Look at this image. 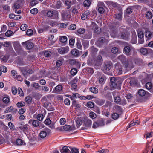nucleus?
Segmentation results:
<instances>
[{
  "mask_svg": "<svg viewBox=\"0 0 153 153\" xmlns=\"http://www.w3.org/2000/svg\"><path fill=\"white\" fill-rule=\"evenodd\" d=\"M118 59L125 66L127 70H130L134 67L133 62L134 58L132 56L128 57L127 60L126 57L123 55H121L118 57Z\"/></svg>",
  "mask_w": 153,
  "mask_h": 153,
  "instance_id": "obj_1",
  "label": "nucleus"
},
{
  "mask_svg": "<svg viewBox=\"0 0 153 153\" xmlns=\"http://www.w3.org/2000/svg\"><path fill=\"white\" fill-rule=\"evenodd\" d=\"M123 79L120 77H111L110 78V86L113 89H120L121 85Z\"/></svg>",
  "mask_w": 153,
  "mask_h": 153,
  "instance_id": "obj_2",
  "label": "nucleus"
},
{
  "mask_svg": "<svg viewBox=\"0 0 153 153\" xmlns=\"http://www.w3.org/2000/svg\"><path fill=\"white\" fill-rule=\"evenodd\" d=\"M58 12L55 10L48 11L46 13L47 17L52 18L54 19H57L58 18Z\"/></svg>",
  "mask_w": 153,
  "mask_h": 153,
  "instance_id": "obj_3",
  "label": "nucleus"
},
{
  "mask_svg": "<svg viewBox=\"0 0 153 153\" xmlns=\"http://www.w3.org/2000/svg\"><path fill=\"white\" fill-rule=\"evenodd\" d=\"M125 68L126 69L124 70L123 69V67L121 65L117 64L115 65V68L119 75L122 74L123 72H124V73H125L128 70H127V68L126 69L125 67Z\"/></svg>",
  "mask_w": 153,
  "mask_h": 153,
  "instance_id": "obj_4",
  "label": "nucleus"
},
{
  "mask_svg": "<svg viewBox=\"0 0 153 153\" xmlns=\"http://www.w3.org/2000/svg\"><path fill=\"white\" fill-rule=\"evenodd\" d=\"M145 37L146 41L149 40L153 38V32L146 29L145 30Z\"/></svg>",
  "mask_w": 153,
  "mask_h": 153,
  "instance_id": "obj_5",
  "label": "nucleus"
},
{
  "mask_svg": "<svg viewBox=\"0 0 153 153\" xmlns=\"http://www.w3.org/2000/svg\"><path fill=\"white\" fill-rule=\"evenodd\" d=\"M51 132L50 129L48 128H45L40 132V137L42 138H44L47 136V134H49Z\"/></svg>",
  "mask_w": 153,
  "mask_h": 153,
  "instance_id": "obj_6",
  "label": "nucleus"
},
{
  "mask_svg": "<svg viewBox=\"0 0 153 153\" xmlns=\"http://www.w3.org/2000/svg\"><path fill=\"white\" fill-rule=\"evenodd\" d=\"M22 45L27 49L30 50L33 47V44L29 41H27L22 43Z\"/></svg>",
  "mask_w": 153,
  "mask_h": 153,
  "instance_id": "obj_7",
  "label": "nucleus"
},
{
  "mask_svg": "<svg viewBox=\"0 0 153 153\" xmlns=\"http://www.w3.org/2000/svg\"><path fill=\"white\" fill-rule=\"evenodd\" d=\"M58 52L61 54H64L67 53L69 50V48L68 47H61L58 49Z\"/></svg>",
  "mask_w": 153,
  "mask_h": 153,
  "instance_id": "obj_8",
  "label": "nucleus"
},
{
  "mask_svg": "<svg viewBox=\"0 0 153 153\" xmlns=\"http://www.w3.org/2000/svg\"><path fill=\"white\" fill-rule=\"evenodd\" d=\"M44 106L48 111H53L54 110L53 105L47 101L44 103Z\"/></svg>",
  "mask_w": 153,
  "mask_h": 153,
  "instance_id": "obj_9",
  "label": "nucleus"
},
{
  "mask_svg": "<svg viewBox=\"0 0 153 153\" xmlns=\"http://www.w3.org/2000/svg\"><path fill=\"white\" fill-rule=\"evenodd\" d=\"M131 48L129 45L125 46L123 49V52L127 56H130L131 55Z\"/></svg>",
  "mask_w": 153,
  "mask_h": 153,
  "instance_id": "obj_10",
  "label": "nucleus"
},
{
  "mask_svg": "<svg viewBox=\"0 0 153 153\" xmlns=\"http://www.w3.org/2000/svg\"><path fill=\"white\" fill-rule=\"evenodd\" d=\"M20 7V5L19 4V3H18L16 2L14 4L13 10H14L15 13L18 14H19L21 13V11L19 10Z\"/></svg>",
  "mask_w": 153,
  "mask_h": 153,
  "instance_id": "obj_11",
  "label": "nucleus"
},
{
  "mask_svg": "<svg viewBox=\"0 0 153 153\" xmlns=\"http://www.w3.org/2000/svg\"><path fill=\"white\" fill-rule=\"evenodd\" d=\"M84 124L85 126L87 127H91L92 125L91 120L88 118L84 119L83 120Z\"/></svg>",
  "mask_w": 153,
  "mask_h": 153,
  "instance_id": "obj_12",
  "label": "nucleus"
},
{
  "mask_svg": "<svg viewBox=\"0 0 153 153\" xmlns=\"http://www.w3.org/2000/svg\"><path fill=\"white\" fill-rule=\"evenodd\" d=\"M111 63L110 62H107L105 63L104 68L102 70L103 71L109 70L111 68Z\"/></svg>",
  "mask_w": 153,
  "mask_h": 153,
  "instance_id": "obj_13",
  "label": "nucleus"
},
{
  "mask_svg": "<svg viewBox=\"0 0 153 153\" xmlns=\"http://www.w3.org/2000/svg\"><path fill=\"white\" fill-rule=\"evenodd\" d=\"M108 41V40L104 38L100 37L98 39L97 43L99 45H100L103 43L107 42Z\"/></svg>",
  "mask_w": 153,
  "mask_h": 153,
  "instance_id": "obj_14",
  "label": "nucleus"
},
{
  "mask_svg": "<svg viewBox=\"0 0 153 153\" xmlns=\"http://www.w3.org/2000/svg\"><path fill=\"white\" fill-rule=\"evenodd\" d=\"M28 127L29 125L26 124L24 125H21L19 127L21 130L25 133L28 131Z\"/></svg>",
  "mask_w": 153,
  "mask_h": 153,
  "instance_id": "obj_15",
  "label": "nucleus"
},
{
  "mask_svg": "<svg viewBox=\"0 0 153 153\" xmlns=\"http://www.w3.org/2000/svg\"><path fill=\"white\" fill-rule=\"evenodd\" d=\"M90 12L89 10L85 11L81 16V19L82 20H85L86 19L89 17Z\"/></svg>",
  "mask_w": 153,
  "mask_h": 153,
  "instance_id": "obj_16",
  "label": "nucleus"
},
{
  "mask_svg": "<svg viewBox=\"0 0 153 153\" xmlns=\"http://www.w3.org/2000/svg\"><path fill=\"white\" fill-rule=\"evenodd\" d=\"M103 61V59L101 55H99L97 56V60L96 61V65L98 66L101 64Z\"/></svg>",
  "mask_w": 153,
  "mask_h": 153,
  "instance_id": "obj_17",
  "label": "nucleus"
},
{
  "mask_svg": "<svg viewBox=\"0 0 153 153\" xmlns=\"http://www.w3.org/2000/svg\"><path fill=\"white\" fill-rule=\"evenodd\" d=\"M146 87L147 89L150 90V91L151 92L153 93V87L150 82H148L146 84Z\"/></svg>",
  "mask_w": 153,
  "mask_h": 153,
  "instance_id": "obj_18",
  "label": "nucleus"
},
{
  "mask_svg": "<svg viewBox=\"0 0 153 153\" xmlns=\"http://www.w3.org/2000/svg\"><path fill=\"white\" fill-rule=\"evenodd\" d=\"M63 128L65 131H68L74 130L76 128L74 126H71L70 125H65L63 126Z\"/></svg>",
  "mask_w": 153,
  "mask_h": 153,
  "instance_id": "obj_19",
  "label": "nucleus"
},
{
  "mask_svg": "<svg viewBox=\"0 0 153 153\" xmlns=\"http://www.w3.org/2000/svg\"><path fill=\"white\" fill-rule=\"evenodd\" d=\"M71 53L74 56L78 57L79 56V51L76 49H74L72 50Z\"/></svg>",
  "mask_w": 153,
  "mask_h": 153,
  "instance_id": "obj_20",
  "label": "nucleus"
},
{
  "mask_svg": "<svg viewBox=\"0 0 153 153\" xmlns=\"http://www.w3.org/2000/svg\"><path fill=\"white\" fill-rule=\"evenodd\" d=\"M106 77L103 74L100 75L99 78V81L100 83H102L104 82L106 80Z\"/></svg>",
  "mask_w": 153,
  "mask_h": 153,
  "instance_id": "obj_21",
  "label": "nucleus"
},
{
  "mask_svg": "<svg viewBox=\"0 0 153 153\" xmlns=\"http://www.w3.org/2000/svg\"><path fill=\"white\" fill-rule=\"evenodd\" d=\"M87 63L89 65H96L95 64H96V61H95L93 59L89 58L87 60Z\"/></svg>",
  "mask_w": 153,
  "mask_h": 153,
  "instance_id": "obj_22",
  "label": "nucleus"
},
{
  "mask_svg": "<svg viewBox=\"0 0 153 153\" xmlns=\"http://www.w3.org/2000/svg\"><path fill=\"white\" fill-rule=\"evenodd\" d=\"M140 52L144 55H146L148 54V51L147 48H142L140 49Z\"/></svg>",
  "mask_w": 153,
  "mask_h": 153,
  "instance_id": "obj_23",
  "label": "nucleus"
},
{
  "mask_svg": "<svg viewBox=\"0 0 153 153\" xmlns=\"http://www.w3.org/2000/svg\"><path fill=\"white\" fill-rule=\"evenodd\" d=\"M97 122L99 126H103L105 125V120L102 118H100L98 120Z\"/></svg>",
  "mask_w": 153,
  "mask_h": 153,
  "instance_id": "obj_24",
  "label": "nucleus"
},
{
  "mask_svg": "<svg viewBox=\"0 0 153 153\" xmlns=\"http://www.w3.org/2000/svg\"><path fill=\"white\" fill-rule=\"evenodd\" d=\"M137 94L140 96L143 97L146 95V92L144 90L140 89L138 90Z\"/></svg>",
  "mask_w": 153,
  "mask_h": 153,
  "instance_id": "obj_25",
  "label": "nucleus"
},
{
  "mask_svg": "<svg viewBox=\"0 0 153 153\" xmlns=\"http://www.w3.org/2000/svg\"><path fill=\"white\" fill-rule=\"evenodd\" d=\"M105 102V101L103 100L97 99L95 100L96 103L99 105H103Z\"/></svg>",
  "mask_w": 153,
  "mask_h": 153,
  "instance_id": "obj_26",
  "label": "nucleus"
},
{
  "mask_svg": "<svg viewBox=\"0 0 153 153\" xmlns=\"http://www.w3.org/2000/svg\"><path fill=\"white\" fill-rule=\"evenodd\" d=\"M137 81L134 78H131V79L130 81L129 82L130 85L131 86H134L136 84Z\"/></svg>",
  "mask_w": 153,
  "mask_h": 153,
  "instance_id": "obj_27",
  "label": "nucleus"
},
{
  "mask_svg": "<svg viewBox=\"0 0 153 153\" xmlns=\"http://www.w3.org/2000/svg\"><path fill=\"white\" fill-rule=\"evenodd\" d=\"M90 91L94 94H97L98 92V89L96 87H91L89 88Z\"/></svg>",
  "mask_w": 153,
  "mask_h": 153,
  "instance_id": "obj_28",
  "label": "nucleus"
},
{
  "mask_svg": "<svg viewBox=\"0 0 153 153\" xmlns=\"http://www.w3.org/2000/svg\"><path fill=\"white\" fill-rule=\"evenodd\" d=\"M69 151V149L67 146H64L61 150L60 152L61 153H68Z\"/></svg>",
  "mask_w": 153,
  "mask_h": 153,
  "instance_id": "obj_29",
  "label": "nucleus"
},
{
  "mask_svg": "<svg viewBox=\"0 0 153 153\" xmlns=\"http://www.w3.org/2000/svg\"><path fill=\"white\" fill-rule=\"evenodd\" d=\"M110 35L113 38H115L117 36V32L116 30L112 29Z\"/></svg>",
  "mask_w": 153,
  "mask_h": 153,
  "instance_id": "obj_30",
  "label": "nucleus"
},
{
  "mask_svg": "<svg viewBox=\"0 0 153 153\" xmlns=\"http://www.w3.org/2000/svg\"><path fill=\"white\" fill-rule=\"evenodd\" d=\"M114 102L117 104H120L121 101V98L118 96L114 97Z\"/></svg>",
  "mask_w": 153,
  "mask_h": 153,
  "instance_id": "obj_31",
  "label": "nucleus"
},
{
  "mask_svg": "<svg viewBox=\"0 0 153 153\" xmlns=\"http://www.w3.org/2000/svg\"><path fill=\"white\" fill-rule=\"evenodd\" d=\"M72 105L75 107L76 108H79L81 107V105L79 103L75 100L73 101Z\"/></svg>",
  "mask_w": 153,
  "mask_h": 153,
  "instance_id": "obj_32",
  "label": "nucleus"
},
{
  "mask_svg": "<svg viewBox=\"0 0 153 153\" xmlns=\"http://www.w3.org/2000/svg\"><path fill=\"white\" fill-rule=\"evenodd\" d=\"M16 106L19 108H20L25 106V103L23 101L19 102L16 104Z\"/></svg>",
  "mask_w": 153,
  "mask_h": 153,
  "instance_id": "obj_33",
  "label": "nucleus"
},
{
  "mask_svg": "<svg viewBox=\"0 0 153 153\" xmlns=\"http://www.w3.org/2000/svg\"><path fill=\"white\" fill-rule=\"evenodd\" d=\"M13 46L15 50L18 49L20 47V45L18 42H16L13 43Z\"/></svg>",
  "mask_w": 153,
  "mask_h": 153,
  "instance_id": "obj_34",
  "label": "nucleus"
},
{
  "mask_svg": "<svg viewBox=\"0 0 153 153\" xmlns=\"http://www.w3.org/2000/svg\"><path fill=\"white\" fill-rule=\"evenodd\" d=\"M32 100V98L29 96H27L25 98V101L27 103L30 104L31 103Z\"/></svg>",
  "mask_w": 153,
  "mask_h": 153,
  "instance_id": "obj_35",
  "label": "nucleus"
},
{
  "mask_svg": "<svg viewBox=\"0 0 153 153\" xmlns=\"http://www.w3.org/2000/svg\"><path fill=\"white\" fill-rule=\"evenodd\" d=\"M62 86L60 85H58L55 87L54 90L57 92H60L62 90Z\"/></svg>",
  "mask_w": 153,
  "mask_h": 153,
  "instance_id": "obj_36",
  "label": "nucleus"
},
{
  "mask_svg": "<svg viewBox=\"0 0 153 153\" xmlns=\"http://www.w3.org/2000/svg\"><path fill=\"white\" fill-rule=\"evenodd\" d=\"M62 20H65L68 17L69 18L71 16L70 14H67L65 13H62Z\"/></svg>",
  "mask_w": 153,
  "mask_h": 153,
  "instance_id": "obj_37",
  "label": "nucleus"
},
{
  "mask_svg": "<svg viewBox=\"0 0 153 153\" xmlns=\"http://www.w3.org/2000/svg\"><path fill=\"white\" fill-rule=\"evenodd\" d=\"M152 14L150 11L147 12L146 14V17L148 19H151L152 17Z\"/></svg>",
  "mask_w": 153,
  "mask_h": 153,
  "instance_id": "obj_38",
  "label": "nucleus"
},
{
  "mask_svg": "<svg viewBox=\"0 0 153 153\" xmlns=\"http://www.w3.org/2000/svg\"><path fill=\"white\" fill-rule=\"evenodd\" d=\"M71 64H76L77 66H80V64L78 62H76L75 59H71L70 61Z\"/></svg>",
  "mask_w": 153,
  "mask_h": 153,
  "instance_id": "obj_39",
  "label": "nucleus"
},
{
  "mask_svg": "<svg viewBox=\"0 0 153 153\" xmlns=\"http://www.w3.org/2000/svg\"><path fill=\"white\" fill-rule=\"evenodd\" d=\"M32 124L33 126L36 127L39 125V122L38 120H35L33 121Z\"/></svg>",
  "mask_w": 153,
  "mask_h": 153,
  "instance_id": "obj_40",
  "label": "nucleus"
},
{
  "mask_svg": "<svg viewBox=\"0 0 153 153\" xmlns=\"http://www.w3.org/2000/svg\"><path fill=\"white\" fill-rule=\"evenodd\" d=\"M27 24H23L21 26V30L23 31H25L27 30Z\"/></svg>",
  "mask_w": 153,
  "mask_h": 153,
  "instance_id": "obj_41",
  "label": "nucleus"
},
{
  "mask_svg": "<svg viewBox=\"0 0 153 153\" xmlns=\"http://www.w3.org/2000/svg\"><path fill=\"white\" fill-rule=\"evenodd\" d=\"M91 2L90 1L88 0H85L83 4L85 7H88L90 5Z\"/></svg>",
  "mask_w": 153,
  "mask_h": 153,
  "instance_id": "obj_42",
  "label": "nucleus"
},
{
  "mask_svg": "<svg viewBox=\"0 0 153 153\" xmlns=\"http://www.w3.org/2000/svg\"><path fill=\"white\" fill-rule=\"evenodd\" d=\"M18 93L19 95L21 97H22L24 96V94L23 91L21 88H18Z\"/></svg>",
  "mask_w": 153,
  "mask_h": 153,
  "instance_id": "obj_43",
  "label": "nucleus"
},
{
  "mask_svg": "<svg viewBox=\"0 0 153 153\" xmlns=\"http://www.w3.org/2000/svg\"><path fill=\"white\" fill-rule=\"evenodd\" d=\"M86 106L88 108H92L94 107V104L91 102H89L87 104Z\"/></svg>",
  "mask_w": 153,
  "mask_h": 153,
  "instance_id": "obj_44",
  "label": "nucleus"
},
{
  "mask_svg": "<svg viewBox=\"0 0 153 153\" xmlns=\"http://www.w3.org/2000/svg\"><path fill=\"white\" fill-rule=\"evenodd\" d=\"M0 57L1 61L4 62H7L8 59V57L4 55H2L1 56H0Z\"/></svg>",
  "mask_w": 153,
  "mask_h": 153,
  "instance_id": "obj_45",
  "label": "nucleus"
},
{
  "mask_svg": "<svg viewBox=\"0 0 153 153\" xmlns=\"http://www.w3.org/2000/svg\"><path fill=\"white\" fill-rule=\"evenodd\" d=\"M60 40L61 42L65 43L67 40V38L65 36H62L60 38Z\"/></svg>",
  "mask_w": 153,
  "mask_h": 153,
  "instance_id": "obj_46",
  "label": "nucleus"
},
{
  "mask_svg": "<svg viewBox=\"0 0 153 153\" xmlns=\"http://www.w3.org/2000/svg\"><path fill=\"white\" fill-rule=\"evenodd\" d=\"M3 102L5 104H8L10 102V98L7 97H4L3 98Z\"/></svg>",
  "mask_w": 153,
  "mask_h": 153,
  "instance_id": "obj_47",
  "label": "nucleus"
},
{
  "mask_svg": "<svg viewBox=\"0 0 153 153\" xmlns=\"http://www.w3.org/2000/svg\"><path fill=\"white\" fill-rule=\"evenodd\" d=\"M23 142L22 140L20 139H17L16 140V144L18 145H21L23 144Z\"/></svg>",
  "mask_w": 153,
  "mask_h": 153,
  "instance_id": "obj_48",
  "label": "nucleus"
},
{
  "mask_svg": "<svg viewBox=\"0 0 153 153\" xmlns=\"http://www.w3.org/2000/svg\"><path fill=\"white\" fill-rule=\"evenodd\" d=\"M13 106H10L6 108L5 110V113H7L12 111L13 109Z\"/></svg>",
  "mask_w": 153,
  "mask_h": 153,
  "instance_id": "obj_49",
  "label": "nucleus"
},
{
  "mask_svg": "<svg viewBox=\"0 0 153 153\" xmlns=\"http://www.w3.org/2000/svg\"><path fill=\"white\" fill-rule=\"evenodd\" d=\"M119 117V115L117 113H115L112 114V118L114 120L117 119Z\"/></svg>",
  "mask_w": 153,
  "mask_h": 153,
  "instance_id": "obj_50",
  "label": "nucleus"
},
{
  "mask_svg": "<svg viewBox=\"0 0 153 153\" xmlns=\"http://www.w3.org/2000/svg\"><path fill=\"white\" fill-rule=\"evenodd\" d=\"M97 115L94 113L91 112L89 113V117L92 119H94L97 117Z\"/></svg>",
  "mask_w": 153,
  "mask_h": 153,
  "instance_id": "obj_51",
  "label": "nucleus"
},
{
  "mask_svg": "<svg viewBox=\"0 0 153 153\" xmlns=\"http://www.w3.org/2000/svg\"><path fill=\"white\" fill-rule=\"evenodd\" d=\"M115 18L119 20H121L122 19V13H120L116 14L115 15Z\"/></svg>",
  "mask_w": 153,
  "mask_h": 153,
  "instance_id": "obj_52",
  "label": "nucleus"
},
{
  "mask_svg": "<svg viewBox=\"0 0 153 153\" xmlns=\"http://www.w3.org/2000/svg\"><path fill=\"white\" fill-rule=\"evenodd\" d=\"M82 120L80 119L76 120V126L77 128L79 127L82 124Z\"/></svg>",
  "mask_w": 153,
  "mask_h": 153,
  "instance_id": "obj_53",
  "label": "nucleus"
},
{
  "mask_svg": "<svg viewBox=\"0 0 153 153\" xmlns=\"http://www.w3.org/2000/svg\"><path fill=\"white\" fill-rule=\"evenodd\" d=\"M118 51V48L116 47H114L112 48L111 51L114 54L117 53Z\"/></svg>",
  "mask_w": 153,
  "mask_h": 153,
  "instance_id": "obj_54",
  "label": "nucleus"
},
{
  "mask_svg": "<svg viewBox=\"0 0 153 153\" xmlns=\"http://www.w3.org/2000/svg\"><path fill=\"white\" fill-rule=\"evenodd\" d=\"M0 69L1 72H6L7 71V67L4 66H1L0 67Z\"/></svg>",
  "mask_w": 153,
  "mask_h": 153,
  "instance_id": "obj_55",
  "label": "nucleus"
},
{
  "mask_svg": "<svg viewBox=\"0 0 153 153\" xmlns=\"http://www.w3.org/2000/svg\"><path fill=\"white\" fill-rule=\"evenodd\" d=\"M43 118V115L41 114H38L37 117V118L39 121H42Z\"/></svg>",
  "mask_w": 153,
  "mask_h": 153,
  "instance_id": "obj_56",
  "label": "nucleus"
},
{
  "mask_svg": "<svg viewBox=\"0 0 153 153\" xmlns=\"http://www.w3.org/2000/svg\"><path fill=\"white\" fill-rule=\"evenodd\" d=\"M133 10L132 7H128L126 10V13L128 14L131 13Z\"/></svg>",
  "mask_w": 153,
  "mask_h": 153,
  "instance_id": "obj_57",
  "label": "nucleus"
},
{
  "mask_svg": "<svg viewBox=\"0 0 153 153\" xmlns=\"http://www.w3.org/2000/svg\"><path fill=\"white\" fill-rule=\"evenodd\" d=\"M76 25L75 24H72L70 25L69 29L71 30H74L76 29Z\"/></svg>",
  "mask_w": 153,
  "mask_h": 153,
  "instance_id": "obj_58",
  "label": "nucleus"
},
{
  "mask_svg": "<svg viewBox=\"0 0 153 153\" xmlns=\"http://www.w3.org/2000/svg\"><path fill=\"white\" fill-rule=\"evenodd\" d=\"M77 72V70L76 68L72 69L71 71V73L73 75H75Z\"/></svg>",
  "mask_w": 153,
  "mask_h": 153,
  "instance_id": "obj_59",
  "label": "nucleus"
},
{
  "mask_svg": "<svg viewBox=\"0 0 153 153\" xmlns=\"http://www.w3.org/2000/svg\"><path fill=\"white\" fill-rule=\"evenodd\" d=\"M45 56L46 57H49L51 55V52L49 51H45L44 53Z\"/></svg>",
  "mask_w": 153,
  "mask_h": 153,
  "instance_id": "obj_60",
  "label": "nucleus"
},
{
  "mask_svg": "<svg viewBox=\"0 0 153 153\" xmlns=\"http://www.w3.org/2000/svg\"><path fill=\"white\" fill-rule=\"evenodd\" d=\"M30 13L33 14H36L38 12V10L36 8L31 9L30 11Z\"/></svg>",
  "mask_w": 153,
  "mask_h": 153,
  "instance_id": "obj_61",
  "label": "nucleus"
},
{
  "mask_svg": "<svg viewBox=\"0 0 153 153\" xmlns=\"http://www.w3.org/2000/svg\"><path fill=\"white\" fill-rule=\"evenodd\" d=\"M138 36L139 38H143L144 37V33L142 31H140L138 33Z\"/></svg>",
  "mask_w": 153,
  "mask_h": 153,
  "instance_id": "obj_62",
  "label": "nucleus"
},
{
  "mask_svg": "<svg viewBox=\"0 0 153 153\" xmlns=\"http://www.w3.org/2000/svg\"><path fill=\"white\" fill-rule=\"evenodd\" d=\"M77 32L79 34H83L85 31V30L84 28H80L77 30Z\"/></svg>",
  "mask_w": 153,
  "mask_h": 153,
  "instance_id": "obj_63",
  "label": "nucleus"
},
{
  "mask_svg": "<svg viewBox=\"0 0 153 153\" xmlns=\"http://www.w3.org/2000/svg\"><path fill=\"white\" fill-rule=\"evenodd\" d=\"M104 9L103 7H100L98 8V11L100 13H103L104 12Z\"/></svg>",
  "mask_w": 153,
  "mask_h": 153,
  "instance_id": "obj_64",
  "label": "nucleus"
}]
</instances>
